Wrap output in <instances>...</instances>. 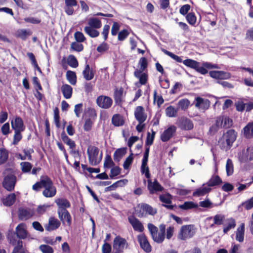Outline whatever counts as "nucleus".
Here are the masks:
<instances>
[{
    "label": "nucleus",
    "mask_w": 253,
    "mask_h": 253,
    "mask_svg": "<svg viewBox=\"0 0 253 253\" xmlns=\"http://www.w3.org/2000/svg\"><path fill=\"white\" fill-rule=\"evenodd\" d=\"M8 158V152L4 148H0V165L4 163Z\"/></svg>",
    "instance_id": "47"
},
{
    "label": "nucleus",
    "mask_w": 253,
    "mask_h": 253,
    "mask_svg": "<svg viewBox=\"0 0 253 253\" xmlns=\"http://www.w3.org/2000/svg\"><path fill=\"white\" fill-rule=\"evenodd\" d=\"M126 148L118 149L114 153L113 157L115 161L119 162L122 158L126 154Z\"/></svg>",
    "instance_id": "36"
},
{
    "label": "nucleus",
    "mask_w": 253,
    "mask_h": 253,
    "mask_svg": "<svg viewBox=\"0 0 253 253\" xmlns=\"http://www.w3.org/2000/svg\"><path fill=\"white\" fill-rule=\"evenodd\" d=\"M120 28V25L117 22H114L111 30V33L112 36H116Z\"/></svg>",
    "instance_id": "60"
},
{
    "label": "nucleus",
    "mask_w": 253,
    "mask_h": 253,
    "mask_svg": "<svg viewBox=\"0 0 253 253\" xmlns=\"http://www.w3.org/2000/svg\"><path fill=\"white\" fill-rule=\"evenodd\" d=\"M190 104V102L187 99H182L178 102V106L182 110H186L188 108Z\"/></svg>",
    "instance_id": "55"
},
{
    "label": "nucleus",
    "mask_w": 253,
    "mask_h": 253,
    "mask_svg": "<svg viewBox=\"0 0 253 253\" xmlns=\"http://www.w3.org/2000/svg\"><path fill=\"white\" fill-rule=\"evenodd\" d=\"M60 222L55 217H50L48 224L45 226V230L48 231L55 230L59 228Z\"/></svg>",
    "instance_id": "19"
},
{
    "label": "nucleus",
    "mask_w": 253,
    "mask_h": 253,
    "mask_svg": "<svg viewBox=\"0 0 253 253\" xmlns=\"http://www.w3.org/2000/svg\"><path fill=\"white\" fill-rule=\"evenodd\" d=\"M66 76L67 80L71 84L73 85H75L76 84L77 81L76 76L74 72L68 71L67 72Z\"/></svg>",
    "instance_id": "49"
},
{
    "label": "nucleus",
    "mask_w": 253,
    "mask_h": 253,
    "mask_svg": "<svg viewBox=\"0 0 253 253\" xmlns=\"http://www.w3.org/2000/svg\"><path fill=\"white\" fill-rule=\"evenodd\" d=\"M190 68L195 70L198 72L205 74L208 73V69L216 68V64H186Z\"/></svg>",
    "instance_id": "8"
},
{
    "label": "nucleus",
    "mask_w": 253,
    "mask_h": 253,
    "mask_svg": "<svg viewBox=\"0 0 253 253\" xmlns=\"http://www.w3.org/2000/svg\"><path fill=\"white\" fill-rule=\"evenodd\" d=\"M16 195L14 193L8 195L5 198L2 199V203L5 206H10L15 201Z\"/></svg>",
    "instance_id": "41"
},
{
    "label": "nucleus",
    "mask_w": 253,
    "mask_h": 253,
    "mask_svg": "<svg viewBox=\"0 0 253 253\" xmlns=\"http://www.w3.org/2000/svg\"><path fill=\"white\" fill-rule=\"evenodd\" d=\"M50 207L51 206L48 204L40 205L37 207L36 211L38 214H43L49 209Z\"/></svg>",
    "instance_id": "48"
},
{
    "label": "nucleus",
    "mask_w": 253,
    "mask_h": 253,
    "mask_svg": "<svg viewBox=\"0 0 253 253\" xmlns=\"http://www.w3.org/2000/svg\"><path fill=\"white\" fill-rule=\"evenodd\" d=\"M129 35V32L127 29H123L118 34V40L119 41H124Z\"/></svg>",
    "instance_id": "52"
},
{
    "label": "nucleus",
    "mask_w": 253,
    "mask_h": 253,
    "mask_svg": "<svg viewBox=\"0 0 253 253\" xmlns=\"http://www.w3.org/2000/svg\"><path fill=\"white\" fill-rule=\"evenodd\" d=\"M225 216L221 214H216L213 217H209L207 218V220L213 219V223L211 225V227H213L214 225H220L223 224Z\"/></svg>",
    "instance_id": "29"
},
{
    "label": "nucleus",
    "mask_w": 253,
    "mask_h": 253,
    "mask_svg": "<svg viewBox=\"0 0 253 253\" xmlns=\"http://www.w3.org/2000/svg\"><path fill=\"white\" fill-rule=\"evenodd\" d=\"M245 224L242 223L236 231V239L239 242H243L244 239Z\"/></svg>",
    "instance_id": "33"
},
{
    "label": "nucleus",
    "mask_w": 253,
    "mask_h": 253,
    "mask_svg": "<svg viewBox=\"0 0 253 253\" xmlns=\"http://www.w3.org/2000/svg\"><path fill=\"white\" fill-rule=\"evenodd\" d=\"M123 96V89L120 88L119 89L116 90L114 93V98L116 102H120Z\"/></svg>",
    "instance_id": "57"
},
{
    "label": "nucleus",
    "mask_w": 253,
    "mask_h": 253,
    "mask_svg": "<svg viewBox=\"0 0 253 253\" xmlns=\"http://www.w3.org/2000/svg\"><path fill=\"white\" fill-rule=\"evenodd\" d=\"M34 211L31 209H20L19 218L21 220H27L34 214Z\"/></svg>",
    "instance_id": "20"
},
{
    "label": "nucleus",
    "mask_w": 253,
    "mask_h": 253,
    "mask_svg": "<svg viewBox=\"0 0 253 253\" xmlns=\"http://www.w3.org/2000/svg\"><path fill=\"white\" fill-rule=\"evenodd\" d=\"M96 103L100 108L108 109L112 104V100L108 96L100 95L97 98Z\"/></svg>",
    "instance_id": "9"
},
{
    "label": "nucleus",
    "mask_w": 253,
    "mask_h": 253,
    "mask_svg": "<svg viewBox=\"0 0 253 253\" xmlns=\"http://www.w3.org/2000/svg\"><path fill=\"white\" fill-rule=\"evenodd\" d=\"M22 171L23 172H28L30 171L32 168L31 164L28 162H22L20 164Z\"/></svg>",
    "instance_id": "56"
},
{
    "label": "nucleus",
    "mask_w": 253,
    "mask_h": 253,
    "mask_svg": "<svg viewBox=\"0 0 253 253\" xmlns=\"http://www.w3.org/2000/svg\"><path fill=\"white\" fill-rule=\"evenodd\" d=\"M240 161L241 163H246L253 160V146L249 147L246 152L244 153L243 156L240 157Z\"/></svg>",
    "instance_id": "21"
},
{
    "label": "nucleus",
    "mask_w": 253,
    "mask_h": 253,
    "mask_svg": "<svg viewBox=\"0 0 253 253\" xmlns=\"http://www.w3.org/2000/svg\"><path fill=\"white\" fill-rule=\"evenodd\" d=\"M211 190V189L210 188L205 186V185H203L202 187L196 189L195 191L193 192V195L197 197L204 196L209 193Z\"/></svg>",
    "instance_id": "35"
},
{
    "label": "nucleus",
    "mask_w": 253,
    "mask_h": 253,
    "mask_svg": "<svg viewBox=\"0 0 253 253\" xmlns=\"http://www.w3.org/2000/svg\"><path fill=\"white\" fill-rule=\"evenodd\" d=\"M165 53L177 62L181 63L182 62L183 63H199L197 61L192 59H186L183 61L180 57H179L178 56L168 50H166Z\"/></svg>",
    "instance_id": "26"
},
{
    "label": "nucleus",
    "mask_w": 253,
    "mask_h": 253,
    "mask_svg": "<svg viewBox=\"0 0 253 253\" xmlns=\"http://www.w3.org/2000/svg\"><path fill=\"white\" fill-rule=\"evenodd\" d=\"M12 253H29L26 249L23 247L22 241L19 240L14 247Z\"/></svg>",
    "instance_id": "38"
},
{
    "label": "nucleus",
    "mask_w": 253,
    "mask_h": 253,
    "mask_svg": "<svg viewBox=\"0 0 253 253\" xmlns=\"http://www.w3.org/2000/svg\"><path fill=\"white\" fill-rule=\"evenodd\" d=\"M108 49V44L106 42H103L97 47L96 50L98 52L102 53L106 51Z\"/></svg>",
    "instance_id": "62"
},
{
    "label": "nucleus",
    "mask_w": 253,
    "mask_h": 253,
    "mask_svg": "<svg viewBox=\"0 0 253 253\" xmlns=\"http://www.w3.org/2000/svg\"><path fill=\"white\" fill-rule=\"evenodd\" d=\"M127 180L126 179H123L119 180L112 185H110V186H108L106 187L105 189V191H112L116 189V188L119 186H123L124 185H126L127 182Z\"/></svg>",
    "instance_id": "37"
},
{
    "label": "nucleus",
    "mask_w": 253,
    "mask_h": 253,
    "mask_svg": "<svg viewBox=\"0 0 253 253\" xmlns=\"http://www.w3.org/2000/svg\"><path fill=\"white\" fill-rule=\"evenodd\" d=\"M148 183V188L151 194H153L157 191H162L163 189V187L157 180H155L152 182L150 180H149Z\"/></svg>",
    "instance_id": "23"
},
{
    "label": "nucleus",
    "mask_w": 253,
    "mask_h": 253,
    "mask_svg": "<svg viewBox=\"0 0 253 253\" xmlns=\"http://www.w3.org/2000/svg\"><path fill=\"white\" fill-rule=\"evenodd\" d=\"M138 241L141 248L146 253H150L152 251V247L149 243L146 236L144 234H141L137 236Z\"/></svg>",
    "instance_id": "10"
},
{
    "label": "nucleus",
    "mask_w": 253,
    "mask_h": 253,
    "mask_svg": "<svg viewBox=\"0 0 253 253\" xmlns=\"http://www.w3.org/2000/svg\"><path fill=\"white\" fill-rule=\"evenodd\" d=\"M130 154L129 155V156L127 157L125 160V161L124 162V163L123 164V167H124V169H128V168L129 167L130 165L131 164L132 162V161H133V153L131 150V149H130Z\"/></svg>",
    "instance_id": "54"
},
{
    "label": "nucleus",
    "mask_w": 253,
    "mask_h": 253,
    "mask_svg": "<svg viewBox=\"0 0 253 253\" xmlns=\"http://www.w3.org/2000/svg\"><path fill=\"white\" fill-rule=\"evenodd\" d=\"M222 183L221 178L218 176H212L207 182L208 186H214L219 185Z\"/></svg>",
    "instance_id": "44"
},
{
    "label": "nucleus",
    "mask_w": 253,
    "mask_h": 253,
    "mask_svg": "<svg viewBox=\"0 0 253 253\" xmlns=\"http://www.w3.org/2000/svg\"><path fill=\"white\" fill-rule=\"evenodd\" d=\"M57 212L58 217L63 224L66 223L68 226L71 224V216L67 210H60V211H57Z\"/></svg>",
    "instance_id": "13"
},
{
    "label": "nucleus",
    "mask_w": 253,
    "mask_h": 253,
    "mask_svg": "<svg viewBox=\"0 0 253 253\" xmlns=\"http://www.w3.org/2000/svg\"><path fill=\"white\" fill-rule=\"evenodd\" d=\"M71 48L74 51L81 52L84 49V45L81 42H74L71 44Z\"/></svg>",
    "instance_id": "53"
},
{
    "label": "nucleus",
    "mask_w": 253,
    "mask_h": 253,
    "mask_svg": "<svg viewBox=\"0 0 253 253\" xmlns=\"http://www.w3.org/2000/svg\"><path fill=\"white\" fill-rule=\"evenodd\" d=\"M21 131H14V135L13 136V140L12 144L16 145L22 139Z\"/></svg>",
    "instance_id": "61"
},
{
    "label": "nucleus",
    "mask_w": 253,
    "mask_h": 253,
    "mask_svg": "<svg viewBox=\"0 0 253 253\" xmlns=\"http://www.w3.org/2000/svg\"><path fill=\"white\" fill-rule=\"evenodd\" d=\"M134 116L136 120L140 123H143L147 119V115L145 113L142 106H137L135 108Z\"/></svg>",
    "instance_id": "15"
},
{
    "label": "nucleus",
    "mask_w": 253,
    "mask_h": 253,
    "mask_svg": "<svg viewBox=\"0 0 253 253\" xmlns=\"http://www.w3.org/2000/svg\"><path fill=\"white\" fill-rule=\"evenodd\" d=\"M128 220L134 231L138 232H142L144 231V227L142 223L134 216H129Z\"/></svg>",
    "instance_id": "12"
},
{
    "label": "nucleus",
    "mask_w": 253,
    "mask_h": 253,
    "mask_svg": "<svg viewBox=\"0 0 253 253\" xmlns=\"http://www.w3.org/2000/svg\"><path fill=\"white\" fill-rule=\"evenodd\" d=\"M196 233V229L193 225H183L181 227L178 238L182 240L192 238Z\"/></svg>",
    "instance_id": "6"
},
{
    "label": "nucleus",
    "mask_w": 253,
    "mask_h": 253,
    "mask_svg": "<svg viewBox=\"0 0 253 253\" xmlns=\"http://www.w3.org/2000/svg\"><path fill=\"white\" fill-rule=\"evenodd\" d=\"M42 182L44 189L42 191V194L45 197L52 198L55 196L56 188L53 185L52 180L49 177L46 176L42 179Z\"/></svg>",
    "instance_id": "3"
},
{
    "label": "nucleus",
    "mask_w": 253,
    "mask_h": 253,
    "mask_svg": "<svg viewBox=\"0 0 253 253\" xmlns=\"http://www.w3.org/2000/svg\"><path fill=\"white\" fill-rule=\"evenodd\" d=\"M74 38L76 42H83L86 40L84 35L81 32L77 31L74 33Z\"/></svg>",
    "instance_id": "58"
},
{
    "label": "nucleus",
    "mask_w": 253,
    "mask_h": 253,
    "mask_svg": "<svg viewBox=\"0 0 253 253\" xmlns=\"http://www.w3.org/2000/svg\"><path fill=\"white\" fill-rule=\"evenodd\" d=\"M176 124L179 128L183 130H190L193 128L192 122L185 117L179 118Z\"/></svg>",
    "instance_id": "11"
},
{
    "label": "nucleus",
    "mask_w": 253,
    "mask_h": 253,
    "mask_svg": "<svg viewBox=\"0 0 253 253\" xmlns=\"http://www.w3.org/2000/svg\"><path fill=\"white\" fill-rule=\"evenodd\" d=\"M191 8V6L188 4H184L179 9V13L182 15H187Z\"/></svg>",
    "instance_id": "63"
},
{
    "label": "nucleus",
    "mask_w": 253,
    "mask_h": 253,
    "mask_svg": "<svg viewBox=\"0 0 253 253\" xmlns=\"http://www.w3.org/2000/svg\"><path fill=\"white\" fill-rule=\"evenodd\" d=\"M61 91L66 99H70L72 97L73 88L69 84H63L61 87Z\"/></svg>",
    "instance_id": "31"
},
{
    "label": "nucleus",
    "mask_w": 253,
    "mask_h": 253,
    "mask_svg": "<svg viewBox=\"0 0 253 253\" xmlns=\"http://www.w3.org/2000/svg\"><path fill=\"white\" fill-rule=\"evenodd\" d=\"M211 77L213 78L225 79L230 77V75L228 73L220 71H212L209 73Z\"/></svg>",
    "instance_id": "28"
},
{
    "label": "nucleus",
    "mask_w": 253,
    "mask_h": 253,
    "mask_svg": "<svg viewBox=\"0 0 253 253\" xmlns=\"http://www.w3.org/2000/svg\"><path fill=\"white\" fill-rule=\"evenodd\" d=\"M226 170L227 175H231L233 173V164L232 160L230 159H228L227 160L226 164Z\"/></svg>",
    "instance_id": "50"
},
{
    "label": "nucleus",
    "mask_w": 253,
    "mask_h": 253,
    "mask_svg": "<svg viewBox=\"0 0 253 253\" xmlns=\"http://www.w3.org/2000/svg\"><path fill=\"white\" fill-rule=\"evenodd\" d=\"M136 211V214L139 217H144L147 213L154 215L157 212L155 209L147 204H142L140 205L139 211Z\"/></svg>",
    "instance_id": "7"
},
{
    "label": "nucleus",
    "mask_w": 253,
    "mask_h": 253,
    "mask_svg": "<svg viewBox=\"0 0 253 253\" xmlns=\"http://www.w3.org/2000/svg\"><path fill=\"white\" fill-rule=\"evenodd\" d=\"M160 200L165 203L163 206L166 207L169 210L173 209V206L171 205V196L169 194L161 195L159 196Z\"/></svg>",
    "instance_id": "22"
},
{
    "label": "nucleus",
    "mask_w": 253,
    "mask_h": 253,
    "mask_svg": "<svg viewBox=\"0 0 253 253\" xmlns=\"http://www.w3.org/2000/svg\"><path fill=\"white\" fill-rule=\"evenodd\" d=\"M187 22L192 26H195L196 23L197 18L194 12H191L186 15Z\"/></svg>",
    "instance_id": "45"
},
{
    "label": "nucleus",
    "mask_w": 253,
    "mask_h": 253,
    "mask_svg": "<svg viewBox=\"0 0 253 253\" xmlns=\"http://www.w3.org/2000/svg\"><path fill=\"white\" fill-rule=\"evenodd\" d=\"M14 169L8 168L4 172V177L2 182L3 187L7 191H11L14 189L16 182V177Z\"/></svg>",
    "instance_id": "2"
},
{
    "label": "nucleus",
    "mask_w": 253,
    "mask_h": 253,
    "mask_svg": "<svg viewBox=\"0 0 253 253\" xmlns=\"http://www.w3.org/2000/svg\"><path fill=\"white\" fill-rule=\"evenodd\" d=\"M176 128L174 126H171L166 129L161 135V139L163 142H167L172 137L176 131Z\"/></svg>",
    "instance_id": "16"
},
{
    "label": "nucleus",
    "mask_w": 253,
    "mask_h": 253,
    "mask_svg": "<svg viewBox=\"0 0 253 253\" xmlns=\"http://www.w3.org/2000/svg\"><path fill=\"white\" fill-rule=\"evenodd\" d=\"M237 133L233 129H230L224 133L219 140L220 147L223 150H228L236 139Z\"/></svg>",
    "instance_id": "1"
},
{
    "label": "nucleus",
    "mask_w": 253,
    "mask_h": 253,
    "mask_svg": "<svg viewBox=\"0 0 253 253\" xmlns=\"http://www.w3.org/2000/svg\"><path fill=\"white\" fill-rule=\"evenodd\" d=\"M244 70L248 71L249 74L252 76V78H247L244 80L245 84L248 85L250 86H253V71L250 68H243Z\"/></svg>",
    "instance_id": "51"
},
{
    "label": "nucleus",
    "mask_w": 253,
    "mask_h": 253,
    "mask_svg": "<svg viewBox=\"0 0 253 253\" xmlns=\"http://www.w3.org/2000/svg\"><path fill=\"white\" fill-rule=\"evenodd\" d=\"M11 124L12 128L14 131H23L25 129L23 120L19 117H16L14 120H12Z\"/></svg>",
    "instance_id": "18"
},
{
    "label": "nucleus",
    "mask_w": 253,
    "mask_h": 253,
    "mask_svg": "<svg viewBox=\"0 0 253 253\" xmlns=\"http://www.w3.org/2000/svg\"><path fill=\"white\" fill-rule=\"evenodd\" d=\"M15 232L18 238L21 239H25L28 234L27 227L25 223H20L16 227Z\"/></svg>",
    "instance_id": "17"
},
{
    "label": "nucleus",
    "mask_w": 253,
    "mask_h": 253,
    "mask_svg": "<svg viewBox=\"0 0 253 253\" xmlns=\"http://www.w3.org/2000/svg\"><path fill=\"white\" fill-rule=\"evenodd\" d=\"M178 110V108H175L172 106H169L166 109V114L169 117H175L177 116Z\"/></svg>",
    "instance_id": "43"
},
{
    "label": "nucleus",
    "mask_w": 253,
    "mask_h": 253,
    "mask_svg": "<svg viewBox=\"0 0 253 253\" xmlns=\"http://www.w3.org/2000/svg\"><path fill=\"white\" fill-rule=\"evenodd\" d=\"M160 231L152 238L153 241L157 243H162L165 238L166 226L164 224H161L159 226Z\"/></svg>",
    "instance_id": "14"
},
{
    "label": "nucleus",
    "mask_w": 253,
    "mask_h": 253,
    "mask_svg": "<svg viewBox=\"0 0 253 253\" xmlns=\"http://www.w3.org/2000/svg\"><path fill=\"white\" fill-rule=\"evenodd\" d=\"M195 101V106L199 109H207L210 106V101L208 99L198 97L196 98Z\"/></svg>",
    "instance_id": "24"
},
{
    "label": "nucleus",
    "mask_w": 253,
    "mask_h": 253,
    "mask_svg": "<svg viewBox=\"0 0 253 253\" xmlns=\"http://www.w3.org/2000/svg\"><path fill=\"white\" fill-rule=\"evenodd\" d=\"M88 27H91L93 28L99 29L102 26V23L101 20L97 18L91 17L88 20Z\"/></svg>",
    "instance_id": "32"
},
{
    "label": "nucleus",
    "mask_w": 253,
    "mask_h": 253,
    "mask_svg": "<svg viewBox=\"0 0 253 253\" xmlns=\"http://www.w3.org/2000/svg\"><path fill=\"white\" fill-rule=\"evenodd\" d=\"M89 162L92 166L98 165L102 160V154L98 156L99 149L94 146H89L87 150Z\"/></svg>",
    "instance_id": "5"
},
{
    "label": "nucleus",
    "mask_w": 253,
    "mask_h": 253,
    "mask_svg": "<svg viewBox=\"0 0 253 253\" xmlns=\"http://www.w3.org/2000/svg\"><path fill=\"white\" fill-rule=\"evenodd\" d=\"M223 118L221 116L218 117L216 118L215 124L213 125L210 128V132L211 134H214L218 130L222 127L223 125Z\"/></svg>",
    "instance_id": "25"
},
{
    "label": "nucleus",
    "mask_w": 253,
    "mask_h": 253,
    "mask_svg": "<svg viewBox=\"0 0 253 253\" xmlns=\"http://www.w3.org/2000/svg\"><path fill=\"white\" fill-rule=\"evenodd\" d=\"M128 247L126 240L120 236H117L113 240V251L111 253H123Z\"/></svg>",
    "instance_id": "4"
},
{
    "label": "nucleus",
    "mask_w": 253,
    "mask_h": 253,
    "mask_svg": "<svg viewBox=\"0 0 253 253\" xmlns=\"http://www.w3.org/2000/svg\"><path fill=\"white\" fill-rule=\"evenodd\" d=\"M112 124L115 126H121L124 125V121L119 115H114L112 119Z\"/></svg>",
    "instance_id": "46"
},
{
    "label": "nucleus",
    "mask_w": 253,
    "mask_h": 253,
    "mask_svg": "<svg viewBox=\"0 0 253 253\" xmlns=\"http://www.w3.org/2000/svg\"><path fill=\"white\" fill-rule=\"evenodd\" d=\"M134 75L139 78V82L141 84H145L146 83L148 76L145 73H141V71L137 70L134 72Z\"/></svg>",
    "instance_id": "39"
},
{
    "label": "nucleus",
    "mask_w": 253,
    "mask_h": 253,
    "mask_svg": "<svg viewBox=\"0 0 253 253\" xmlns=\"http://www.w3.org/2000/svg\"><path fill=\"white\" fill-rule=\"evenodd\" d=\"M61 138L62 140L68 145L70 149H73L75 148L76 144L75 142L71 139L65 133L64 131L61 134Z\"/></svg>",
    "instance_id": "34"
},
{
    "label": "nucleus",
    "mask_w": 253,
    "mask_h": 253,
    "mask_svg": "<svg viewBox=\"0 0 253 253\" xmlns=\"http://www.w3.org/2000/svg\"><path fill=\"white\" fill-rule=\"evenodd\" d=\"M39 249L42 253H53L54 252L52 248L46 245H41L39 247Z\"/></svg>",
    "instance_id": "59"
},
{
    "label": "nucleus",
    "mask_w": 253,
    "mask_h": 253,
    "mask_svg": "<svg viewBox=\"0 0 253 253\" xmlns=\"http://www.w3.org/2000/svg\"><path fill=\"white\" fill-rule=\"evenodd\" d=\"M244 134L246 138L253 137V123H249L244 128Z\"/></svg>",
    "instance_id": "42"
},
{
    "label": "nucleus",
    "mask_w": 253,
    "mask_h": 253,
    "mask_svg": "<svg viewBox=\"0 0 253 253\" xmlns=\"http://www.w3.org/2000/svg\"><path fill=\"white\" fill-rule=\"evenodd\" d=\"M96 28L88 27L85 26L84 28V32L91 38H96L99 35V32Z\"/></svg>",
    "instance_id": "40"
},
{
    "label": "nucleus",
    "mask_w": 253,
    "mask_h": 253,
    "mask_svg": "<svg viewBox=\"0 0 253 253\" xmlns=\"http://www.w3.org/2000/svg\"><path fill=\"white\" fill-rule=\"evenodd\" d=\"M55 202L58 207L57 211L66 210V208H68L71 206L70 202L65 198L57 199L55 200Z\"/></svg>",
    "instance_id": "27"
},
{
    "label": "nucleus",
    "mask_w": 253,
    "mask_h": 253,
    "mask_svg": "<svg viewBox=\"0 0 253 253\" xmlns=\"http://www.w3.org/2000/svg\"><path fill=\"white\" fill-rule=\"evenodd\" d=\"M242 205L244 206L247 210L252 209L253 208V197L249 200L242 203Z\"/></svg>",
    "instance_id": "64"
},
{
    "label": "nucleus",
    "mask_w": 253,
    "mask_h": 253,
    "mask_svg": "<svg viewBox=\"0 0 253 253\" xmlns=\"http://www.w3.org/2000/svg\"><path fill=\"white\" fill-rule=\"evenodd\" d=\"M83 74L84 78L87 81H89L93 78L94 71L92 68L90 67L88 64H86Z\"/></svg>",
    "instance_id": "30"
}]
</instances>
